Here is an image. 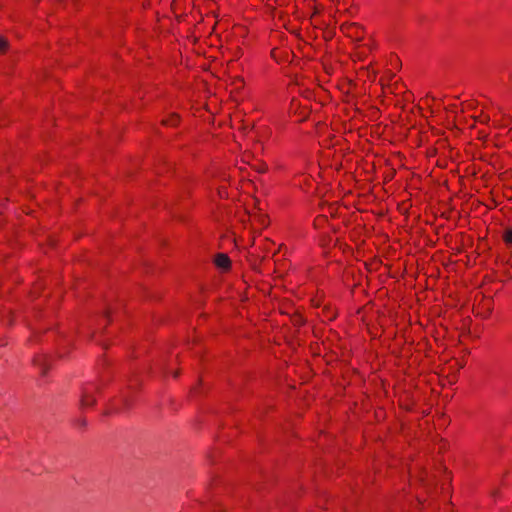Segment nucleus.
I'll use <instances>...</instances> for the list:
<instances>
[{"label":"nucleus","instance_id":"10","mask_svg":"<svg viewBox=\"0 0 512 512\" xmlns=\"http://www.w3.org/2000/svg\"><path fill=\"white\" fill-rule=\"evenodd\" d=\"M457 329L459 330V328H457ZM460 331H461V333H464V332H466V331H468V332H469V329H468V328H466V327H463V328H461V329H460Z\"/></svg>","mask_w":512,"mask_h":512},{"label":"nucleus","instance_id":"2","mask_svg":"<svg viewBox=\"0 0 512 512\" xmlns=\"http://www.w3.org/2000/svg\"><path fill=\"white\" fill-rule=\"evenodd\" d=\"M342 29L347 34V36L354 38L357 41L361 40V38H362V36L360 34L361 28L356 23H352V24L343 26Z\"/></svg>","mask_w":512,"mask_h":512},{"label":"nucleus","instance_id":"6","mask_svg":"<svg viewBox=\"0 0 512 512\" xmlns=\"http://www.w3.org/2000/svg\"><path fill=\"white\" fill-rule=\"evenodd\" d=\"M36 364L41 366L42 370H43V373L46 372V369H47V361L45 358L41 357L39 358L38 360H36Z\"/></svg>","mask_w":512,"mask_h":512},{"label":"nucleus","instance_id":"9","mask_svg":"<svg viewBox=\"0 0 512 512\" xmlns=\"http://www.w3.org/2000/svg\"><path fill=\"white\" fill-rule=\"evenodd\" d=\"M257 219H258V221H259L262 225H265V224H266V218H265V216H261V215H259V216H257Z\"/></svg>","mask_w":512,"mask_h":512},{"label":"nucleus","instance_id":"11","mask_svg":"<svg viewBox=\"0 0 512 512\" xmlns=\"http://www.w3.org/2000/svg\"><path fill=\"white\" fill-rule=\"evenodd\" d=\"M335 317H336V315H332L328 320L332 321V320H334Z\"/></svg>","mask_w":512,"mask_h":512},{"label":"nucleus","instance_id":"1","mask_svg":"<svg viewBox=\"0 0 512 512\" xmlns=\"http://www.w3.org/2000/svg\"><path fill=\"white\" fill-rule=\"evenodd\" d=\"M214 264L221 270L223 271H227L230 269V266H231V261H230V258L224 254V253H219L215 256L214 258Z\"/></svg>","mask_w":512,"mask_h":512},{"label":"nucleus","instance_id":"7","mask_svg":"<svg viewBox=\"0 0 512 512\" xmlns=\"http://www.w3.org/2000/svg\"><path fill=\"white\" fill-rule=\"evenodd\" d=\"M7 47H8L7 40L0 36V53L5 52Z\"/></svg>","mask_w":512,"mask_h":512},{"label":"nucleus","instance_id":"8","mask_svg":"<svg viewBox=\"0 0 512 512\" xmlns=\"http://www.w3.org/2000/svg\"><path fill=\"white\" fill-rule=\"evenodd\" d=\"M253 169L259 173H264L267 170V165L265 163H260L259 165H254Z\"/></svg>","mask_w":512,"mask_h":512},{"label":"nucleus","instance_id":"5","mask_svg":"<svg viewBox=\"0 0 512 512\" xmlns=\"http://www.w3.org/2000/svg\"><path fill=\"white\" fill-rule=\"evenodd\" d=\"M503 239L507 244H512V229H507L504 232Z\"/></svg>","mask_w":512,"mask_h":512},{"label":"nucleus","instance_id":"3","mask_svg":"<svg viewBox=\"0 0 512 512\" xmlns=\"http://www.w3.org/2000/svg\"><path fill=\"white\" fill-rule=\"evenodd\" d=\"M81 406L89 407L95 404L96 400L88 389H84L81 395Z\"/></svg>","mask_w":512,"mask_h":512},{"label":"nucleus","instance_id":"4","mask_svg":"<svg viewBox=\"0 0 512 512\" xmlns=\"http://www.w3.org/2000/svg\"><path fill=\"white\" fill-rule=\"evenodd\" d=\"M179 121V116L176 115V114H172L168 119H164L162 121V123L164 125H169V126H175Z\"/></svg>","mask_w":512,"mask_h":512}]
</instances>
